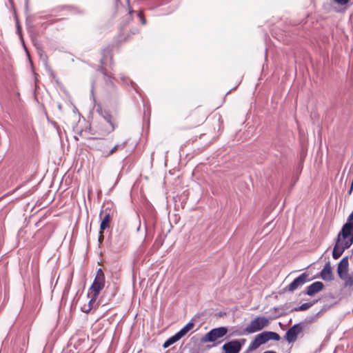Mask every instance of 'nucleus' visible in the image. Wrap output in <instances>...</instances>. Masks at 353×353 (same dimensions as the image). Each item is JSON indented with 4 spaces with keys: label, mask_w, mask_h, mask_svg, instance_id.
I'll use <instances>...</instances> for the list:
<instances>
[{
    "label": "nucleus",
    "mask_w": 353,
    "mask_h": 353,
    "mask_svg": "<svg viewBox=\"0 0 353 353\" xmlns=\"http://www.w3.org/2000/svg\"><path fill=\"white\" fill-rule=\"evenodd\" d=\"M110 51L111 50L109 47L101 50L102 57L100 59L101 66L99 67V70L103 74L105 79V90L103 95L104 99L110 105H113L118 102L119 93L111 79L112 77L108 75L106 70L104 68L105 65L108 64V61L110 65L112 64V56Z\"/></svg>",
    "instance_id": "nucleus-1"
},
{
    "label": "nucleus",
    "mask_w": 353,
    "mask_h": 353,
    "mask_svg": "<svg viewBox=\"0 0 353 353\" xmlns=\"http://www.w3.org/2000/svg\"><path fill=\"white\" fill-rule=\"evenodd\" d=\"M353 243V236L344 237L339 233L332 251V257L338 259L345 249L349 248Z\"/></svg>",
    "instance_id": "nucleus-2"
},
{
    "label": "nucleus",
    "mask_w": 353,
    "mask_h": 353,
    "mask_svg": "<svg viewBox=\"0 0 353 353\" xmlns=\"http://www.w3.org/2000/svg\"><path fill=\"white\" fill-rule=\"evenodd\" d=\"M228 328L225 326L215 327L210 330L201 338V343H214L218 339L223 338L227 334Z\"/></svg>",
    "instance_id": "nucleus-3"
},
{
    "label": "nucleus",
    "mask_w": 353,
    "mask_h": 353,
    "mask_svg": "<svg viewBox=\"0 0 353 353\" xmlns=\"http://www.w3.org/2000/svg\"><path fill=\"white\" fill-rule=\"evenodd\" d=\"M269 319L265 316H257L250 321L245 327V331L249 334H252L262 330L268 326Z\"/></svg>",
    "instance_id": "nucleus-4"
},
{
    "label": "nucleus",
    "mask_w": 353,
    "mask_h": 353,
    "mask_svg": "<svg viewBox=\"0 0 353 353\" xmlns=\"http://www.w3.org/2000/svg\"><path fill=\"white\" fill-rule=\"evenodd\" d=\"M105 278L101 268L97 271L96 276L90 288V290L94 293V296L97 298L101 291L105 286Z\"/></svg>",
    "instance_id": "nucleus-5"
},
{
    "label": "nucleus",
    "mask_w": 353,
    "mask_h": 353,
    "mask_svg": "<svg viewBox=\"0 0 353 353\" xmlns=\"http://www.w3.org/2000/svg\"><path fill=\"white\" fill-rule=\"evenodd\" d=\"M245 342V339H234L224 343L222 350L224 353H239Z\"/></svg>",
    "instance_id": "nucleus-6"
},
{
    "label": "nucleus",
    "mask_w": 353,
    "mask_h": 353,
    "mask_svg": "<svg viewBox=\"0 0 353 353\" xmlns=\"http://www.w3.org/2000/svg\"><path fill=\"white\" fill-rule=\"evenodd\" d=\"M303 327L304 323L303 322L294 324L285 332L284 336L285 340H286L289 343L295 342L299 334L302 332Z\"/></svg>",
    "instance_id": "nucleus-7"
},
{
    "label": "nucleus",
    "mask_w": 353,
    "mask_h": 353,
    "mask_svg": "<svg viewBox=\"0 0 353 353\" xmlns=\"http://www.w3.org/2000/svg\"><path fill=\"white\" fill-rule=\"evenodd\" d=\"M268 340L267 331H263L256 335L247 348V352H251L256 350L261 345L266 343Z\"/></svg>",
    "instance_id": "nucleus-8"
},
{
    "label": "nucleus",
    "mask_w": 353,
    "mask_h": 353,
    "mask_svg": "<svg viewBox=\"0 0 353 353\" xmlns=\"http://www.w3.org/2000/svg\"><path fill=\"white\" fill-rule=\"evenodd\" d=\"M97 112L102 117V118L106 123L104 130L105 134H109L113 132L117 126V124L114 122L112 116L110 114L108 111L105 110H102L101 108L97 110Z\"/></svg>",
    "instance_id": "nucleus-9"
},
{
    "label": "nucleus",
    "mask_w": 353,
    "mask_h": 353,
    "mask_svg": "<svg viewBox=\"0 0 353 353\" xmlns=\"http://www.w3.org/2000/svg\"><path fill=\"white\" fill-rule=\"evenodd\" d=\"M308 274L303 272L295 278L288 286L284 288L285 291L294 292L295 290L302 286L307 281Z\"/></svg>",
    "instance_id": "nucleus-10"
},
{
    "label": "nucleus",
    "mask_w": 353,
    "mask_h": 353,
    "mask_svg": "<svg viewBox=\"0 0 353 353\" xmlns=\"http://www.w3.org/2000/svg\"><path fill=\"white\" fill-rule=\"evenodd\" d=\"M348 257L345 256L342 259V260L339 262L337 267V272L339 276L341 279H344L346 277L348 272Z\"/></svg>",
    "instance_id": "nucleus-11"
},
{
    "label": "nucleus",
    "mask_w": 353,
    "mask_h": 353,
    "mask_svg": "<svg viewBox=\"0 0 353 353\" xmlns=\"http://www.w3.org/2000/svg\"><path fill=\"white\" fill-rule=\"evenodd\" d=\"M103 213H105V215L103 218L101 220V224H100V230L103 231L107 228L109 227L110 223L111 221V216L110 214V212H107V210H105L104 212L101 211L100 213V216L102 215Z\"/></svg>",
    "instance_id": "nucleus-12"
},
{
    "label": "nucleus",
    "mask_w": 353,
    "mask_h": 353,
    "mask_svg": "<svg viewBox=\"0 0 353 353\" xmlns=\"http://www.w3.org/2000/svg\"><path fill=\"white\" fill-rule=\"evenodd\" d=\"M321 277L325 281H332L333 279V275L332 268L329 263L326 264L321 272Z\"/></svg>",
    "instance_id": "nucleus-13"
},
{
    "label": "nucleus",
    "mask_w": 353,
    "mask_h": 353,
    "mask_svg": "<svg viewBox=\"0 0 353 353\" xmlns=\"http://www.w3.org/2000/svg\"><path fill=\"white\" fill-rule=\"evenodd\" d=\"M34 46L36 48L37 53L39 56L40 59L43 61L45 65H48V57L43 51L39 43H34Z\"/></svg>",
    "instance_id": "nucleus-14"
},
{
    "label": "nucleus",
    "mask_w": 353,
    "mask_h": 353,
    "mask_svg": "<svg viewBox=\"0 0 353 353\" xmlns=\"http://www.w3.org/2000/svg\"><path fill=\"white\" fill-rule=\"evenodd\" d=\"M181 338L180 337V336H179V334H177V332L174 334L173 336H170V338H168L165 342L163 344V348H167L169 346H170L171 345L174 344V343L177 342L178 341H179Z\"/></svg>",
    "instance_id": "nucleus-15"
},
{
    "label": "nucleus",
    "mask_w": 353,
    "mask_h": 353,
    "mask_svg": "<svg viewBox=\"0 0 353 353\" xmlns=\"http://www.w3.org/2000/svg\"><path fill=\"white\" fill-rule=\"evenodd\" d=\"M323 288V284L321 281H316L310 284V296L321 291Z\"/></svg>",
    "instance_id": "nucleus-16"
},
{
    "label": "nucleus",
    "mask_w": 353,
    "mask_h": 353,
    "mask_svg": "<svg viewBox=\"0 0 353 353\" xmlns=\"http://www.w3.org/2000/svg\"><path fill=\"white\" fill-rule=\"evenodd\" d=\"M194 327V323L192 321L188 322L184 327H183L177 334L180 336L181 338L184 336L190 330H191Z\"/></svg>",
    "instance_id": "nucleus-17"
},
{
    "label": "nucleus",
    "mask_w": 353,
    "mask_h": 353,
    "mask_svg": "<svg viewBox=\"0 0 353 353\" xmlns=\"http://www.w3.org/2000/svg\"><path fill=\"white\" fill-rule=\"evenodd\" d=\"M27 30L30 34V37L32 39L33 45H34V43H39L37 40V33L34 30L33 26H32L31 24L27 23Z\"/></svg>",
    "instance_id": "nucleus-18"
},
{
    "label": "nucleus",
    "mask_w": 353,
    "mask_h": 353,
    "mask_svg": "<svg viewBox=\"0 0 353 353\" xmlns=\"http://www.w3.org/2000/svg\"><path fill=\"white\" fill-rule=\"evenodd\" d=\"M267 334H268L269 341L272 340V341H278L281 339L279 334L275 332L267 331Z\"/></svg>",
    "instance_id": "nucleus-19"
},
{
    "label": "nucleus",
    "mask_w": 353,
    "mask_h": 353,
    "mask_svg": "<svg viewBox=\"0 0 353 353\" xmlns=\"http://www.w3.org/2000/svg\"><path fill=\"white\" fill-rule=\"evenodd\" d=\"M125 145V143H122L121 145H114L110 151L107 152V154H103V157H108L110 155H112L118 149H122Z\"/></svg>",
    "instance_id": "nucleus-20"
},
{
    "label": "nucleus",
    "mask_w": 353,
    "mask_h": 353,
    "mask_svg": "<svg viewBox=\"0 0 353 353\" xmlns=\"http://www.w3.org/2000/svg\"><path fill=\"white\" fill-rule=\"evenodd\" d=\"M121 81L126 83L129 81L132 88L134 89L137 93H139V90H138L139 87L134 81H132L130 79H128L125 77H121Z\"/></svg>",
    "instance_id": "nucleus-21"
},
{
    "label": "nucleus",
    "mask_w": 353,
    "mask_h": 353,
    "mask_svg": "<svg viewBox=\"0 0 353 353\" xmlns=\"http://www.w3.org/2000/svg\"><path fill=\"white\" fill-rule=\"evenodd\" d=\"M246 334H249V333H248L246 331H245V327L243 330H234L230 336H228V337L231 336H243V335H246Z\"/></svg>",
    "instance_id": "nucleus-22"
},
{
    "label": "nucleus",
    "mask_w": 353,
    "mask_h": 353,
    "mask_svg": "<svg viewBox=\"0 0 353 353\" xmlns=\"http://www.w3.org/2000/svg\"><path fill=\"white\" fill-rule=\"evenodd\" d=\"M96 299H97V298H95V296H94V295H93L92 297L91 298V299L88 302V310H83V312L88 313L92 310V308H93V307H94L93 305L94 304Z\"/></svg>",
    "instance_id": "nucleus-23"
},
{
    "label": "nucleus",
    "mask_w": 353,
    "mask_h": 353,
    "mask_svg": "<svg viewBox=\"0 0 353 353\" xmlns=\"http://www.w3.org/2000/svg\"><path fill=\"white\" fill-rule=\"evenodd\" d=\"M309 309V302L304 303L301 305L294 307L292 311H303Z\"/></svg>",
    "instance_id": "nucleus-24"
},
{
    "label": "nucleus",
    "mask_w": 353,
    "mask_h": 353,
    "mask_svg": "<svg viewBox=\"0 0 353 353\" xmlns=\"http://www.w3.org/2000/svg\"><path fill=\"white\" fill-rule=\"evenodd\" d=\"M345 281V284L347 286H352L353 285V274L352 275H346V277L343 279Z\"/></svg>",
    "instance_id": "nucleus-25"
},
{
    "label": "nucleus",
    "mask_w": 353,
    "mask_h": 353,
    "mask_svg": "<svg viewBox=\"0 0 353 353\" xmlns=\"http://www.w3.org/2000/svg\"><path fill=\"white\" fill-rule=\"evenodd\" d=\"M137 15L139 18L141 23L143 24V25H145L146 23V20H145V17L143 16V12L142 11H139L137 13Z\"/></svg>",
    "instance_id": "nucleus-26"
},
{
    "label": "nucleus",
    "mask_w": 353,
    "mask_h": 353,
    "mask_svg": "<svg viewBox=\"0 0 353 353\" xmlns=\"http://www.w3.org/2000/svg\"><path fill=\"white\" fill-rule=\"evenodd\" d=\"M17 33L18 34V35L19 37V39H20L21 41L22 42V44H23V47L26 48L25 45H24L23 39L22 34H21V28H17Z\"/></svg>",
    "instance_id": "nucleus-27"
},
{
    "label": "nucleus",
    "mask_w": 353,
    "mask_h": 353,
    "mask_svg": "<svg viewBox=\"0 0 353 353\" xmlns=\"http://www.w3.org/2000/svg\"><path fill=\"white\" fill-rule=\"evenodd\" d=\"M335 3H336L339 5L344 6L347 4L350 0H334Z\"/></svg>",
    "instance_id": "nucleus-28"
},
{
    "label": "nucleus",
    "mask_w": 353,
    "mask_h": 353,
    "mask_svg": "<svg viewBox=\"0 0 353 353\" xmlns=\"http://www.w3.org/2000/svg\"><path fill=\"white\" fill-rule=\"evenodd\" d=\"M81 341L79 340L77 342H75L73 345V347L76 350H79V351L81 350V348L79 347V345H81Z\"/></svg>",
    "instance_id": "nucleus-29"
},
{
    "label": "nucleus",
    "mask_w": 353,
    "mask_h": 353,
    "mask_svg": "<svg viewBox=\"0 0 353 353\" xmlns=\"http://www.w3.org/2000/svg\"><path fill=\"white\" fill-rule=\"evenodd\" d=\"M307 155V151L304 150L300 154V159L301 161H303Z\"/></svg>",
    "instance_id": "nucleus-30"
},
{
    "label": "nucleus",
    "mask_w": 353,
    "mask_h": 353,
    "mask_svg": "<svg viewBox=\"0 0 353 353\" xmlns=\"http://www.w3.org/2000/svg\"><path fill=\"white\" fill-rule=\"evenodd\" d=\"M103 241V231L100 230L99 236V243H101Z\"/></svg>",
    "instance_id": "nucleus-31"
},
{
    "label": "nucleus",
    "mask_w": 353,
    "mask_h": 353,
    "mask_svg": "<svg viewBox=\"0 0 353 353\" xmlns=\"http://www.w3.org/2000/svg\"><path fill=\"white\" fill-rule=\"evenodd\" d=\"M91 95L94 101V82L92 83V88H91Z\"/></svg>",
    "instance_id": "nucleus-32"
},
{
    "label": "nucleus",
    "mask_w": 353,
    "mask_h": 353,
    "mask_svg": "<svg viewBox=\"0 0 353 353\" xmlns=\"http://www.w3.org/2000/svg\"><path fill=\"white\" fill-rule=\"evenodd\" d=\"M133 12H134V11L132 10H131V8L129 7V16H128L129 19H131L132 14Z\"/></svg>",
    "instance_id": "nucleus-33"
},
{
    "label": "nucleus",
    "mask_w": 353,
    "mask_h": 353,
    "mask_svg": "<svg viewBox=\"0 0 353 353\" xmlns=\"http://www.w3.org/2000/svg\"><path fill=\"white\" fill-rule=\"evenodd\" d=\"M300 143H301V145L302 150H304V147H305V146H304L303 141V139H302V137H300Z\"/></svg>",
    "instance_id": "nucleus-34"
},
{
    "label": "nucleus",
    "mask_w": 353,
    "mask_h": 353,
    "mask_svg": "<svg viewBox=\"0 0 353 353\" xmlns=\"http://www.w3.org/2000/svg\"><path fill=\"white\" fill-rule=\"evenodd\" d=\"M304 292L305 294H307L309 295V292H310V290H309V286L305 288V290H304Z\"/></svg>",
    "instance_id": "nucleus-35"
},
{
    "label": "nucleus",
    "mask_w": 353,
    "mask_h": 353,
    "mask_svg": "<svg viewBox=\"0 0 353 353\" xmlns=\"http://www.w3.org/2000/svg\"><path fill=\"white\" fill-rule=\"evenodd\" d=\"M353 191V189H352V187L350 188V190H348V194L350 195Z\"/></svg>",
    "instance_id": "nucleus-36"
},
{
    "label": "nucleus",
    "mask_w": 353,
    "mask_h": 353,
    "mask_svg": "<svg viewBox=\"0 0 353 353\" xmlns=\"http://www.w3.org/2000/svg\"><path fill=\"white\" fill-rule=\"evenodd\" d=\"M82 311L83 312V310H88V307H86L85 306L82 307L81 308Z\"/></svg>",
    "instance_id": "nucleus-37"
},
{
    "label": "nucleus",
    "mask_w": 353,
    "mask_h": 353,
    "mask_svg": "<svg viewBox=\"0 0 353 353\" xmlns=\"http://www.w3.org/2000/svg\"><path fill=\"white\" fill-rule=\"evenodd\" d=\"M108 152V151H103V152H102V154H101V155L103 156V154H107V152Z\"/></svg>",
    "instance_id": "nucleus-38"
},
{
    "label": "nucleus",
    "mask_w": 353,
    "mask_h": 353,
    "mask_svg": "<svg viewBox=\"0 0 353 353\" xmlns=\"http://www.w3.org/2000/svg\"><path fill=\"white\" fill-rule=\"evenodd\" d=\"M314 317H310V322H311L312 321H314Z\"/></svg>",
    "instance_id": "nucleus-39"
},
{
    "label": "nucleus",
    "mask_w": 353,
    "mask_h": 353,
    "mask_svg": "<svg viewBox=\"0 0 353 353\" xmlns=\"http://www.w3.org/2000/svg\"><path fill=\"white\" fill-rule=\"evenodd\" d=\"M17 28H21V27H20V26H19V24L18 23H17Z\"/></svg>",
    "instance_id": "nucleus-40"
},
{
    "label": "nucleus",
    "mask_w": 353,
    "mask_h": 353,
    "mask_svg": "<svg viewBox=\"0 0 353 353\" xmlns=\"http://www.w3.org/2000/svg\"><path fill=\"white\" fill-rule=\"evenodd\" d=\"M128 6L130 5V0H126Z\"/></svg>",
    "instance_id": "nucleus-41"
},
{
    "label": "nucleus",
    "mask_w": 353,
    "mask_h": 353,
    "mask_svg": "<svg viewBox=\"0 0 353 353\" xmlns=\"http://www.w3.org/2000/svg\"><path fill=\"white\" fill-rule=\"evenodd\" d=\"M72 342H70V345H69V347H71V346H72Z\"/></svg>",
    "instance_id": "nucleus-42"
},
{
    "label": "nucleus",
    "mask_w": 353,
    "mask_h": 353,
    "mask_svg": "<svg viewBox=\"0 0 353 353\" xmlns=\"http://www.w3.org/2000/svg\"><path fill=\"white\" fill-rule=\"evenodd\" d=\"M26 1V3H28V0H25Z\"/></svg>",
    "instance_id": "nucleus-43"
},
{
    "label": "nucleus",
    "mask_w": 353,
    "mask_h": 353,
    "mask_svg": "<svg viewBox=\"0 0 353 353\" xmlns=\"http://www.w3.org/2000/svg\"><path fill=\"white\" fill-rule=\"evenodd\" d=\"M243 353H250V352H247V350H246Z\"/></svg>",
    "instance_id": "nucleus-44"
}]
</instances>
